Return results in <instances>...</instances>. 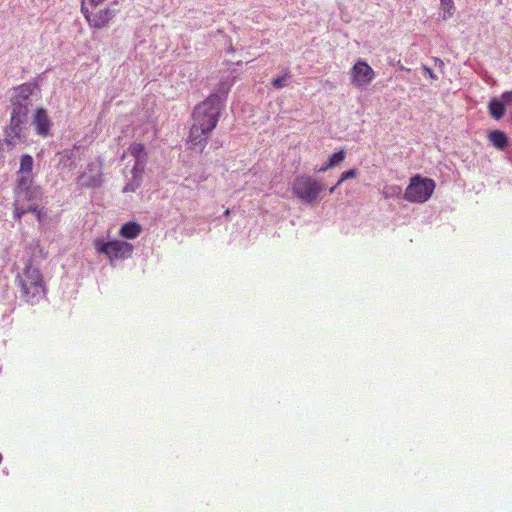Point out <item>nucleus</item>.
<instances>
[{
  "label": "nucleus",
  "mask_w": 512,
  "mask_h": 512,
  "mask_svg": "<svg viewBox=\"0 0 512 512\" xmlns=\"http://www.w3.org/2000/svg\"><path fill=\"white\" fill-rule=\"evenodd\" d=\"M105 1L82 0L81 12L91 28L102 29L116 16V10L107 5Z\"/></svg>",
  "instance_id": "nucleus-3"
},
{
  "label": "nucleus",
  "mask_w": 512,
  "mask_h": 512,
  "mask_svg": "<svg viewBox=\"0 0 512 512\" xmlns=\"http://www.w3.org/2000/svg\"><path fill=\"white\" fill-rule=\"evenodd\" d=\"M22 297L32 304L39 302L45 296V285L39 269L26 265L18 276Z\"/></svg>",
  "instance_id": "nucleus-2"
},
{
  "label": "nucleus",
  "mask_w": 512,
  "mask_h": 512,
  "mask_svg": "<svg viewBox=\"0 0 512 512\" xmlns=\"http://www.w3.org/2000/svg\"><path fill=\"white\" fill-rule=\"evenodd\" d=\"M324 188L323 183L307 175L296 177L292 184L293 194L306 204L317 202Z\"/></svg>",
  "instance_id": "nucleus-6"
},
{
  "label": "nucleus",
  "mask_w": 512,
  "mask_h": 512,
  "mask_svg": "<svg viewBox=\"0 0 512 512\" xmlns=\"http://www.w3.org/2000/svg\"><path fill=\"white\" fill-rule=\"evenodd\" d=\"M33 181V174H17V199L21 201V198L25 197L28 200H31L33 197L40 194V188H32Z\"/></svg>",
  "instance_id": "nucleus-11"
},
{
  "label": "nucleus",
  "mask_w": 512,
  "mask_h": 512,
  "mask_svg": "<svg viewBox=\"0 0 512 512\" xmlns=\"http://www.w3.org/2000/svg\"><path fill=\"white\" fill-rule=\"evenodd\" d=\"M230 213H231L230 209H226V210L224 211V215H225V216H229V215H230Z\"/></svg>",
  "instance_id": "nucleus-26"
},
{
  "label": "nucleus",
  "mask_w": 512,
  "mask_h": 512,
  "mask_svg": "<svg viewBox=\"0 0 512 512\" xmlns=\"http://www.w3.org/2000/svg\"><path fill=\"white\" fill-rule=\"evenodd\" d=\"M393 195H394V191L393 192L387 191V190L383 191V196L385 199H388V198L392 197Z\"/></svg>",
  "instance_id": "nucleus-25"
},
{
  "label": "nucleus",
  "mask_w": 512,
  "mask_h": 512,
  "mask_svg": "<svg viewBox=\"0 0 512 512\" xmlns=\"http://www.w3.org/2000/svg\"><path fill=\"white\" fill-rule=\"evenodd\" d=\"M337 187H338V186L334 185L333 187H331V188H330L329 192H330V193H333Z\"/></svg>",
  "instance_id": "nucleus-27"
},
{
  "label": "nucleus",
  "mask_w": 512,
  "mask_h": 512,
  "mask_svg": "<svg viewBox=\"0 0 512 512\" xmlns=\"http://www.w3.org/2000/svg\"><path fill=\"white\" fill-rule=\"evenodd\" d=\"M435 186L434 180L416 175L410 179L404 198L412 203H424L432 196Z\"/></svg>",
  "instance_id": "nucleus-7"
},
{
  "label": "nucleus",
  "mask_w": 512,
  "mask_h": 512,
  "mask_svg": "<svg viewBox=\"0 0 512 512\" xmlns=\"http://www.w3.org/2000/svg\"><path fill=\"white\" fill-rule=\"evenodd\" d=\"M440 9L444 12L443 18L447 19L451 17L455 10L453 0H440Z\"/></svg>",
  "instance_id": "nucleus-21"
},
{
  "label": "nucleus",
  "mask_w": 512,
  "mask_h": 512,
  "mask_svg": "<svg viewBox=\"0 0 512 512\" xmlns=\"http://www.w3.org/2000/svg\"><path fill=\"white\" fill-rule=\"evenodd\" d=\"M290 77V73L286 71L282 76H279L272 81L273 87L277 89L285 87L287 85L286 81L290 79Z\"/></svg>",
  "instance_id": "nucleus-22"
},
{
  "label": "nucleus",
  "mask_w": 512,
  "mask_h": 512,
  "mask_svg": "<svg viewBox=\"0 0 512 512\" xmlns=\"http://www.w3.org/2000/svg\"><path fill=\"white\" fill-rule=\"evenodd\" d=\"M490 142L498 149H504L508 144L506 134L500 130L492 131L488 136Z\"/></svg>",
  "instance_id": "nucleus-16"
},
{
  "label": "nucleus",
  "mask_w": 512,
  "mask_h": 512,
  "mask_svg": "<svg viewBox=\"0 0 512 512\" xmlns=\"http://www.w3.org/2000/svg\"><path fill=\"white\" fill-rule=\"evenodd\" d=\"M34 87L31 84H23L15 89V95L12 99V104H28L30 107V96L33 94Z\"/></svg>",
  "instance_id": "nucleus-13"
},
{
  "label": "nucleus",
  "mask_w": 512,
  "mask_h": 512,
  "mask_svg": "<svg viewBox=\"0 0 512 512\" xmlns=\"http://www.w3.org/2000/svg\"><path fill=\"white\" fill-rule=\"evenodd\" d=\"M489 112H490V115L498 120L500 118H502V116L504 115L505 113V108H504V104L502 101H499L497 99H493L490 103H489Z\"/></svg>",
  "instance_id": "nucleus-18"
},
{
  "label": "nucleus",
  "mask_w": 512,
  "mask_h": 512,
  "mask_svg": "<svg viewBox=\"0 0 512 512\" xmlns=\"http://www.w3.org/2000/svg\"><path fill=\"white\" fill-rule=\"evenodd\" d=\"M425 70L428 71V75H432V72H431V70L429 68L425 67Z\"/></svg>",
  "instance_id": "nucleus-28"
},
{
  "label": "nucleus",
  "mask_w": 512,
  "mask_h": 512,
  "mask_svg": "<svg viewBox=\"0 0 512 512\" xmlns=\"http://www.w3.org/2000/svg\"><path fill=\"white\" fill-rule=\"evenodd\" d=\"M32 124L35 128L36 134L40 137L46 138L50 135L52 123L46 109L37 108L35 110L32 116Z\"/></svg>",
  "instance_id": "nucleus-12"
},
{
  "label": "nucleus",
  "mask_w": 512,
  "mask_h": 512,
  "mask_svg": "<svg viewBox=\"0 0 512 512\" xmlns=\"http://www.w3.org/2000/svg\"><path fill=\"white\" fill-rule=\"evenodd\" d=\"M142 231L141 225L137 222L130 221L125 223L119 231V235L128 240L136 239Z\"/></svg>",
  "instance_id": "nucleus-14"
},
{
  "label": "nucleus",
  "mask_w": 512,
  "mask_h": 512,
  "mask_svg": "<svg viewBox=\"0 0 512 512\" xmlns=\"http://www.w3.org/2000/svg\"><path fill=\"white\" fill-rule=\"evenodd\" d=\"M19 203H20V200L16 199V201H15V215H16L17 218H21V216L24 215L25 213L32 211V212L36 213L37 219L39 221L41 220V211L37 210V208L35 206L30 205V206L25 208V207H20Z\"/></svg>",
  "instance_id": "nucleus-20"
},
{
  "label": "nucleus",
  "mask_w": 512,
  "mask_h": 512,
  "mask_svg": "<svg viewBox=\"0 0 512 512\" xmlns=\"http://www.w3.org/2000/svg\"><path fill=\"white\" fill-rule=\"evenodd\" d=\"M127 153L134 158L135 164L131 169L132 182L125 185V187L123 188L124 193L134 192L140 186V181L144 174L148 159L146 148L142 143L134 142L130 144L128 151L122 154V160L126 158Z\"/></svg>",
  "instance_id": "nucleus-5"
},
{
  "label": "nucleus",
  "mask_w": 512,
  "mask_h": 512,
  "mask_svg": "<svg viewBox=\"0 0 512 512\" xmlns=\"http://www.w3.org/2000/svg\"><path fill=\"white\" fill-rule=\"evenodd\" d=\"M17 174H33V158L29 154L21 156Z\"/></svg>",
  "instance_id": "nucleus-19"
},
{
  "label": "nucleus",
  "mask_w": 512,
  "mask_h": 512,
  "mask_svg": "<svg viewBox=\"0 0 512 512\" xmlns=\"http://www.w3.org/2000/svg\"><path fill=\"white\" fill-rule=\"evenodd\" d=\"M28 113V104H12L10 124L6 130L8 143L16 144L23 141L24 136L22 135V132L24 125L27 123Z\"/></svg>",
  "instance_id": "nucleus-8"
},
{
  "label": "nucleus",
  "mask_w": 512,
  "mask_h": 512,
  "mask_svg": "<svg viewBox=\"0 0 512 512\" xmlns=\"http://www.w3.org/2000/svg\"><path fill=\"white\" fill-rule=\"evenodd\" d=\"M102 182L101 164L95 162L89 163L77 179L81 188H97L102 185Z\"/></svg>",
  "instance_id": "nucleus-10"
},
{
  "label": "nucleus",
  "mask_w": 512,
  "mask_h": 512,
  "mask_svg": "<svg viewBox=\"0 0 512 512\" xmlns=\"http://www.w3.org/2000/svg\"><path fill=\"white\" fill-rule=\"evenodd\" d=\"M221 115V100L218 95H210L198 104L193 112V122L187 138L190 149L203 152L211 132L217 126Z\"/></svg>",
  "instance_id": "nucleus-1"
},
{
  "label": "nucleus",
  "mask_w": 512,
  "mask_h": 512,
  "mask_svg": "<svg viewBox=\"0 0 512 512\" xmlns=\"http://www.w3.org/2000/svg\"><path fill=\"white\" fill-rule=\"evenodd\" d=\"M74 160H75V152L73 150H64L59 153L58 167L60 169L74 168L75 167Z\"/></svg>",
  "instance_id": "nucleus-15"
},
{
  "label": "nucleus",
  "mask_w": 512,
  "mask_h": 512,
  "mask_svg": "<svg viewBox=\"0 0 512 512\" xmlns=\"http://www.w3.org/2000/svg\"><path fill=\"white\" fill-rule=\"evenodd\" d=\"M356 176H357L356 169L347 170L341 174L339 180L336 183V186H340L347 179H352V178H355Z\"/></svg>",
  "instance_id": "nucleus-23"
},
{
  "label": "nucleus",
  "mask_w": 512,
  "mask_h": 512,
  "mask_svg": "<svg viewBox=\"0 0 512 512\" xmlns=\"http://www.w3.org/2000/svg\"><path fill=\"white\" fill-rule=\"evenodd\" d=\"M376 73L364 60H358L351 67L349 77L351 84L357 89H364L375 79Z\"/></svg>",
  "instance_id": "nucleus-9"
},
{
  "label": "nucleus",
  "mask_w": 512,
  "mask_h": 512,
  "mask_svg": "<svg viewBox=\"0 0 512 512\" xmlns=\"http://www.w3.org/2000/svg\"><path fill=\"white\" fill-rule=\"evenodd\" d=\"M345 157H346V155H345V152L343 150H341L339 152H336V153H333L329 157L328 162L326 163V165H324L323 167H321L319 169V172H326L327 170L335 167L336 165H338L341 162H343Z\"/></svg>",
  "instance_id": "nucleus-17"
},
{
  "label": "nucleus",
  "mask_w": 512,
  "mask_h": 512,
  "mask_svg": "<svg viewBox=\"0 0 512 512\" xmlns=\"http://www.w3.org/2000/svg\"><path fill=\"white\" fill-rule=\"evenodd\" d=\"M512 101V92L509 91V92H505L502 94V102H510Z\"/></svg>",
  "instance_id": "nucleus-24"
},
{
  "label": "nucleus",
  "mask_w": 512,
  "mask_h": 512,
  "mask_svg": "<svg viewBox=\"0 0 512 512\" xmlns=\"http://www.w3.org/2000/svg\"><path fill=\"white\" fill-rule=\"evenodd\" d=\"M93 246L98 254L104 255L111 266L115 265L117 261H124L129 259L134 251L132 244L121 240H104L103 238H96L93 241Z\"/></svg>",
  "instance_id": "nucleus-4"
}]
</instances>
